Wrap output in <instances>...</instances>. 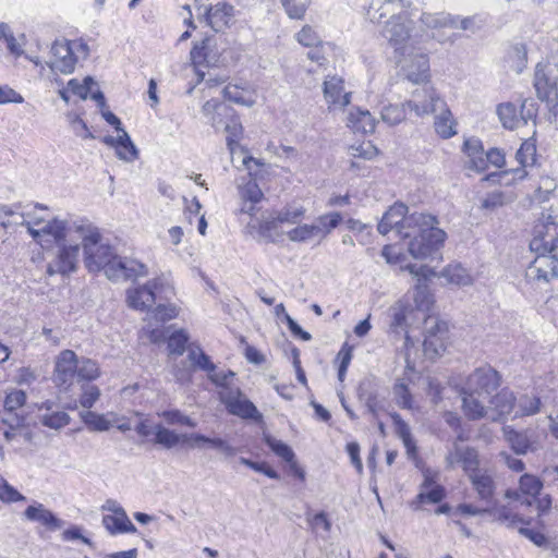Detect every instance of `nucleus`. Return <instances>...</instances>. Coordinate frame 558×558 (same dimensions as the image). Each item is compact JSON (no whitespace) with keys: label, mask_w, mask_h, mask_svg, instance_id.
<instances>
[{"label":"nucleus","mask_w":558,"mask_h":558,"mask_svg":"<svg viewBox=\"0 0 558 558\" xmlns=\"http://www.w3.org/2000/svg\"><path fill=\"white\" fill-rule=\"evenodd\" d=\"M22 218L20 225L25 226L28 233L36 241L49 235L56 242H59L66 235L68 222L53 217L46 206L37 204L33 210L23 213Z\"/></svg>","instance_id":"obj_5"},{"label":"nucleus","mask_w":558,"mask_h":558,"mask_svg":"<svg viewBox=\"0 0 558 558\" xmlns=\"http://www.w3.org/2000/svg\"><path fill=\"white\" fill-rule=\"evenodd\" d=\"M505 437L510 447L517 454H525L527 451H534L535 447L524 433H519L510 428H505Z\"/></svg>","instance_id":"obj_35"},{"label":"nucleus","mask_w":558,"mask_h":558,"mask_svg":"<svg viewBox=\"0 0 558 558\" xmlns=\"http://www.w3.org/2000/svg\"><path fill=\"white\" fill-rule=\"evenodd\" d=\"M505 61L515 73H521L527 63V49L525 44L515 43L511 45L506 53Z\"/></svg>","instance_id":"obj_32"},{"label":"nucleus","mask_w":558,"mask_h":558,"mask_svg":"<svg viewBox=\"0 0 558 558\" xmlns=\"http://www.w3.org/2000/svg\"><path fill=\"white\" fill-rule=\"evenodd\" d=\"M94 84L95 82L90 76H86L82 83L76 78H72L68 83V88L81 99H86Z\"/></svg>","instance_id":"obj_59"},{"label":"nucleus","mask_w":558,"mask_h":558,"mask_svg":"<svg viewBox=\"0 0 558 558\" xmlns=\"http://www.w3.org/2000/svg\"><path fill=\"white\" fill-rule=\"evenodd\" d=\"M457 511L465 515L489 514L495 521L500 522L507 527H514L518 523H524L513 509L505 505L488 504L487 506H475L472 504H461L457 507Z\"/></svg>","instance_id":"obj_13"},{"label":"nucleus","mask_w":558,"mask_h":558,"mask_svg":"<svg viewBox=\"0 0 558 558\" xmlns=\"http://www.w3.org/2000/svg\"><path fill=\"white\" fill-rule=\"evenodd\" d=\"M24 515L29 521L39 522L50 531L62 527L63 522L41 504L28 506Z\"/></svg>","instance_id":"obj_27"},{"label":"nucleus","mask_w":558,"mask_h":558,"mask_svg":"<svg viewBox=\"0 0 558 558\" xmlns=\"http://www.w3.org/2000/svg\"><path fill=\"white\" fill-rule=\"evenodd\" d=\"M44 408H46V412L39 416L44 426L60 429L70 423V416L64 411H51V407L46 403L40 407V410Z\"/></svg>","instance_id":"obj_36"},{"label":"nucleus","mask_w":558,"mask_h":558,"mask_svg":"<svg viewBox=\"0 0 558 558\" xmlns=\"http://www.w3.org/2000/svg\"><path fill=\"white\" fill-rule=\"evenodd\" d=\"M190 57L195 68L198 83L205 78L203 69L226 66L227 64L223 49L217 44L216 38L210 36L196 41L190 52Z\"/></svg>","instance_id":"obj_6"},{"label":"nucleus","mask_w":558,"mask_h":558,"mask_svg":"<svg viewBox=\"0 0 558 558\" xmlns=\"http://www.w3.org/2000/svg\"><path fill=\"white\" fill-rule=\"evenodd\" d=\"M525 280L533 289L547 292L551 282L558 280L556 255L536 254L525 270Z\"/></svg>","instance_id":"obj_10"},{"label":"nucleus","mask_w":558,"mask_h":558,"mask_svg":"<svg viewBox=\"0 0 558 558\" xmlns=\"http://www.w3.org/2000/svg\"><path fill=\"white\" fill-rule=\"evenodd\" d=\"M159 415L161 417H163L168 424H172V425L173 424H180V425H185V426H189V427H195L196 426V422L195 421H193L189 416L184 415L179 410L163 411Z\"/></svg>","instance_id":"obj_63"},{"label":"nucleus","mask_w":558,"mask_h":558,"mask_svg":"<svg viewBox=\"0 0 558 558\" xmlns=\"http://www.w3.org/2000/svg\"><path fill=\"white\" fill-rule=\"evenodd\" d=\"M226 119L227 121L222 130L227 133V146L231 154H233L243 133V128L233 109H231V116Z\"/></svg>","instance_id":"obj_33"},{"label":"nucleus","mask_w":558,"mask_h":558,"mask_svg":"<svg viewBox=\"0 0 558 558\" xmlns=\"http://www.w3.org/2000/svg\"><path fill=\"white\" fill-rule=\"evenodd\" d=\"M74 230L82 240L84 264L89 272L104 270L110 280H135L148 275L145 264L118 256L114 248L104 241L96 226L81 221L74 223Z\"/></svg>","instance_id":"obj_2"},{"label":"nucleus","mask_w":558,"mask_h":558,"mask_svg":"<svg viewBox=\"0 0 558 558\" xmlns=\"http://www.w3.org/2000/svg\"><path fill=\"white\" fill-rule=\"evenodd\" d=\"M281 223L282 222L277 219L276 215L269 219L262 221L259 225L260 235L269 240L270 242H277L279 238L282 235V232L280 231Z\"/></svg>","instance_id":"obj_45"},{"label":"nucleus","mask_w":558,"mask_h":558,"mask_svg":"<svg viewBox=\"0 0 558 558\" xmlns=\"http://www.w3.org/2000/svg\"><path fill=\"white\" fill-rule=\"evenodd\" d=\"M468 478L476 494V504L474 505L487 506L488 504H493L496 490V482L493 473L483 468Z\"/></svg>","instance_id":"obj_20"},{"label":"nucleus","mask_w":558,"mask_h":558,"mask_svg":"<svg viewBox=\"0 0 558 558\" xmlns=\"http://www.w3.org/2000/svg\"><path fill=\"white\" fill-rule=\"evenodd\" d=\"M541 399L534 395H522L515 399V416H531L539 412Z\"/></svg>","instance_id":"obj_39"},{"label":"nucleus","mask_w":558,"mask_h":558,"mask_svg":"<svg viewBox=\"0 0 558 558\" xmlns=\"http://www.w3.org/2000/svg\"><path fill=\"white\" fill-rule=\"evenodd\" d=\"M347 124L353 131L364 134L375 131V119L368 110L351 109L347 118Z\"/></svg>","instance_id":"obj_30"},{"label":"nucleus","mask_w":558,"mask_h":558,"mask_svg":"<svg viewBox=\"0 0 558 558\" xmlns=\"http://www.w3.org/2000/svg\"><path fill=\"white\" fill-rule=\"evenodd\" d=\"M101 522L110 535L136 533L137 531L126 513L105 514Z\"/></svg>","instance_id":"obj_29"},{"label":"nucleus","mask_w":558,"mask_h":558,"mask_svg":"<svg viewBox=\"0 0 558 558\" xmlns=\"http://www.w3.org/2000/svg\"><path fill=\"white\" fill-rule=\"evenodd\" d=\"M189 360L193 366L206 371L208 374L216 369L209 356L206 355L199 348L191 349L189 351Z\"/></svg>","instance_id":"obj_49"},{"label":"nucleus","mask_w":558,"mask_h":558,"mask_svg":"<svg viewBox=\"0 0 558 558\" xmlns=\"http://www.w3.org/2000/svg\"><path fill=\"white\" fill-rule=\"evenodd\" d=\"M233 8L226 3H217L205 10V21L215 31L220 32L227 25L232 16Z\"/></svg>","instance_id":"obj_28"},{"label":"nucleus","mask_w":558,"mask_h":558,"mask_svg":"<svg viewBox=\"0 0 558 558\" xmlns=\"http://www.w3.org/2000/svg\"><path fill=\"white\" fill-rule=\"evenodd\" d=\"M534 87L537 98L546 102L550 109L558 106L557 78L548 75L546 68L541 63L535 68Z\"/></svg>","instance_id":"obj_19"},{"label":"nucleus","mask_w":558,"mask_h":558,"mask_svg":"<svg viewBox=\"0 0 558 558\" xmlns=\"http://www.w3.org/2000/svg\"><path fill=\"white\" fill-rule=\"evenodd\" d=\"M187 340L189 337L183 330L172 333L168 340V349L170 353L181 355L185 350Z\"/></svg>","instance_id":"obj_64"},{"label":"nucleus","mask_w":558,"mask_h":558,"mask_svg":"<svg viewBox=\"0 0 558 558\" xmlns=\"http://www.w3.org/2000/svg\"><path fill=\"white\" fill-rule=\"evenodd\" d=\"M183 439V435L177 434L174 430L166 428L161 424L155 425V444L167 449L175 447Z\"/></svg>","instance_id":"obj_41"},{"label":"nucleus","mask_w":558,"mask_h":558,"mask_svg":"<svg viewBox=\"0 0 558 558\" xmlns=\"http://www.w3.org/2000/svg\"><path fill=\"white\" fill-rule=\"evenodd\" d=\"M349 154L353 158L371 160L377 156L378 149L371 142H363L359 145L350 146Z\"/></svg>","instance_id":"obj_54"},{"label":"nucleus","mask_w":558,"mask_h":558,"mask_svg":"<svg viewBox=\"0 0 558 558\" xmlns=\"http://www.w3.org/2000/svg\"><path fill=\"white\" fill-rule=\"evenodd\" d=\"M80 244L66 243L65 238L56 242V246L48 253L47 270L49 276H69L75 272L80 265Z\"/></svg>","instance_id":"obj_7"},{"label":"nucleus","mask_w":558,"mask_h":558,"mask_svg":"<svg viewBox=\"0 0 558 558\" xmlns=\"http://www.w3.org/2000/svg\"><path fill=\"white\" fill-rule=\"evenodd\" d=\"M80 417L92 432H106L112 426V422L105 414L93 411H82Z\"/></svg>","instance_id":"obj_40"},{"label":"nucleus","mask_w":558,"mask_h":558,"mask_svg":"<svg viewBox=\"0 0 558 558\" xmlns=\"http://www.w3.org/2000/svg\"><path fill=\"white\" fill-rule=\"evenodd\" d=\"M518 162L522 167L533 166L536 160V146L532 140H526L515 154Z\"/></svg>","instance_id":"obj_46"},{"label":"nucleus","mask_w":558,"mask_h":558,"mask_svg":"<svg viewBox=\"0 0 558 558\" xmlns=\"http://www.w3.org/2000/svg\"><path fill=\"white\" fill-rule=\"evenodd\" d=\"M446 463L450 469L461 465L468 477L483 469L480 468L477 451L472 447L457 442L453 444L452 449L446 456Z\"/></svg>","instance_id":"obj_16"},{"label":"nucleus","mask_w":558,"mask_h":558,"mask_svg":"<svg viewBox=\"0 0 558 558\" xmlns=\"http://www.w3.org/2000/svg\"><path fill=\"white\" fill-rule=\"evenodd\" d=\"M102 142L114 148L117 157L123 161L133 162L138 157V150L126 131L118 136L107 135L102 138Z\"/></svg>","instance_id":"obj_26"},{"label":"nucleus","mask_w":558,"mask_h":558,"mask_svg":"<svg viewBox=\"0 0 558 558\" xmlns=\"http://www.w3.org/2000/svg\"><path fill=\"white\" fill-rule=\"evenodd\" d=\"M219 397L229 413L233 415L253 420L262 417L256 407L244 397L238 387H227V389L220 390Z\"/></svg>","instance_id":"obj_14"},{"label":"nucleus","mask_w":558,"mask_h":558,"mask_svg":"<svg viewBox=\"0 0 558 558\" xmlns=\"http://www.w3.org/2000/svg\"><path fill=\"white\" fill-rule=\"evenodd\" d=\"M421 23L428 29H440L445 27L456 28L457 20L449 14L441 13H423L420 17Z\"/></svg>","instance_id":"obj_37"},{"label":"nucleus","mask_w":558,"mask_h":558,"mask_svg":"<svg viewBox=\"0 0 558 558\" xmlns=\"http://www.w3.org/2000/svg\"><path fill=\"white\" fill-rule=\"evenodd\" d=\"M538 106L535 100L526 98L520 106V111L512 102H504L497 107V114L504 128L514 130L521 125H526L532 121L535 125Z\"/></svg>","instance_id":"obj_11"},{"label":"nucleus","mask_w":558,"mask_h":558,"mask_svg":"<svg viewBox=\"0 0 558 558\" xmlns=\"http://www.w3.org/2000/svg\"><path fill=\"white\" fill-rule=\"evenodd\" d=\"M77 368V357L72 350H63L56 359L53 381L57 386L69 387Z\"/></svg>","instance_id":"obj_22"},{"label":"nucleus","mask_w":558,"mask_h":558,"mask_svg":"<svg viewBox=\"0 0 558 558\" xmlns=\"http://www.w3.org/2000/svg\"><path fill=\"white\" fill-rule=\"evenodd\" d=\"M99 375L98 365L92 360L77 361L76 375L81 379L93 380Z\"/></svg>","instance_id":"obj_58"},{"label":"nucleus","mask_w":558,"mask_h":558,"mask_svg":"<svg viewBox=\"0 0 558 558\" xmlns=\"http://www.w3.org/2000/svg\"><path fill=\"white\" fill-rule=\"evenodd\" d=\"M465 151L469 157L468 168L477 172H483L488 168V162L485 160V151L478 140H468L464 143Z\"/></svg>","instance_id":"obj_31"},{"label":"nucleus","mask_w":558,"mask_h":558,"mask_svg":"<svg viewBox=\"0 0 558 558\" xmlns=\"http://www.w3.org/2000/svg\"><path fill=\"white\" fill-rule=\"evenodd\" d=\"M498 373L490 366L476 368L466 379L462 390V408L471 420L483 418V402L499 387Z\"/></svg>","instance_id":"obj_4"},{"label":"nucleus","mask_w":558,"mask_h":558,"mask_svg":"<svg viewBox=\"0 0 558 558\" xmlns=\"http://www.w3.org/2000/svg\"><path fill=\"white\" fill-rule=\"evenodd\" d=\"M396 62L400 68L401 75L415 85L429 83V60L428 56L415 46L412 51L395 56Z\"/></svg>","instance_id":"obj_8"},{"label":"nucleus","mask_w":558,"mask_h":558,"mask_svg":"<svg viewBox=\"0 0 558 558\" xmlns=\"http://www.w3.org/2000/svg\"><path fill=\"white\" fill-rule=\"evenodd\" d=\"M26 402V393L23 390H12L4 399V410L11 416L13 412L22 408Z\"/></svg>","instance_id":"obj_56"},{"label":"nucleus","mask_w":558,"mask_h":558,"mask_svg":"<svg viewBox=\"0 0 558 558\" xmlns=\"http://www.w3.org/2000/svg\"><path fill=\"white\" fill-rule=\"evenodd\" d=\"M264 440L266 445L281 459H283L286 462H292L294 459V452L292 449L284 444L283 441L276 439L275 437L270 435H265Z\"/></svg>","instance_id":"obj_47"},{"label":"nucleus","mask_w":558,"mask_h":558,"mask_svg":"<svg viewBox=\"0 0 558 558\" xmlns=\"http://www.w3.org/2000/svg\"><path fill=\"white\" fill-rule=\"evenodd\" d=\"M377 229L384 235L396 230L400 238L411 239L408 251L416 259H425L437 253L447 238L446 232L438 228L435 216L417 211L409 215L408 207L402 203L393 204L385 213Z\"/></svg>","instance_id":"obj_1"},{"label":"nucleus","mask_w":558,"mask_h":558,"mask_svg":"<svg viewBox=\"0 0 558 558\" xmlns=\"http://www.w3.org/2000/svg\"><path fill=\"white\" fill-rule=\"evenodd\" d=\"M366 19L373 24H383L380 35L393 49V57L412 51L417 40L412 36L413 21L405 11L409 0H367Z\"/></svg>","instance_id":"obj_3"},{"label":"nucleus","mask_w":558,"mask_h":558,"mask_svg":"<svg viewBox=\"0 0 558 558\" xmlns=\"http://www.w3.org/2000/svg\"><path fill=\"white\" fill-rule=\"evenodd\" d=\"M542 488L543 483L537 476L525 473L519 480V488L506 490L505 497L520 506L532 507Z\"/></svg>","instance_id":"obj_15"},{"label":"nucleus","mask_w":558,"mask_h":558,"mask_svg":"<svg viewBox=\"0 0 558 558\" xmlns=\"http://www.w3.org/2000/svg\"><path fill=\"white\" fill-rule=\"evenodd\" d=\"M439 114L435 117V131L442 138H449L456 134L454 123L451 112L446 108V105L438 108Z\"/></svg>","instance_id":"obj_38"},{"label":"nucleus","mask_w":558,"mask_h":558,"mask_svg":"<svg viewBox=\"0 0 558 558\" xmlns=\"http://www.w3.org/2000/svg\"><path fill=\"white\" fill-rule=\"evenodd\" d=\"M342 221L340 213H329L322 215L317 218L316 223H313L317 228V236H326L333 229H336Z\"/></svg>","instance_id":"obj_42"},{"label":"nucleus","mask_w":558,"mask_h":558,"mask_svg":"<svg viewBox=\"0 0 558 558\" xmlns=\"http://www.w3.org/2000/svg\"><path fill=\"white\" fill-rule=\"evenodd\" d=\"M51 70L63 74H71L74 71L76 57L71 50L69 40H56L51 47Z\"/></svg>","instance_id":"obj_23"},{"label":"nucleus","mask_w":558,"mask_h":558,"mask_svg":"<svg viewBox=\"0 0 558 558\" xmlns=\"http://www.w3.org/2000/svg\"><path fill=\"white\" fill-rule=\"evenodd\" d=\"M337 360L339 361L338 379L343 381L352 360V348L344 343L338 352Z\"/></svg>","instance_id":"obj_62"},{"label":"nucleus","mask_w":558,"mask_h":558,"mask_svg":"<svg viewBox=\"0 0 558 558\" xmlns=\"http://www.w3.org/2000/svg\"><path fill=\"white\" fill-rule=\"evenodd\" d=\"M306 521L312 531L318 533L320 530L325 534H329L331 531V522L326 512L320 511L314 515L307 514Z\"/></svg>","instance_id":"obj_53"},{"label":"nucleus","mask_w":558,"mask_h":558,"mask_svg":"<svg viewBox=\"0 0 558 558\" xmlns=\"http://www.w3.org/2000/svg\"><path fill=\"white\" fill-rule=\"evenodd\" d=\"M324 96L328 104L343 108L350 104L351 94L344 90V80L328 75L324 82Z\"/></svg>","instance_id":"obj_25"},{"label":"nucleus","mask_w":558,"mask_h":558,"mask_svg":"<svg viewBox=\"0 0 558 558\" xmlns=\"http://www.w3.org/2000/svg\"><path fill=\"white\" fill-rule=\"evenodd\" d=\"M310 0H282V4L292 19H302L305 14Z\"/></svg>","instance_id":"obj_61"},{"label":"nucleus","mask_w":558,"mask_h":558,"mask_svg":"<svg viewBox=\"0 0 558 558\" xmlns=\"http://www.w3.org/2000/svg\"><path fill=\"white\" fill-rule=\"evenodd\" d=\"M231 109L232 108L219 102L218 100L210 99L203 105L202 111L204 116L208 119L214 114H217L218 117L228 118L231 116Z\"/></svg>","instance_id":"obj_57"},{"label":"nucleus","mask_w":558,"mask_h":558,"mask_svg":"<svg viewBox=\"0 0 558 558\" xmlns=\"http://www.w3.org/2000/svg\"><path fill=\"white\" fill-rule=\"evenodd\" d=\"M411 275L417 278L414 287L413 300L416 307L421 311L429 310L433 300L426 283V279L432 275V270L427 266L416 267L415 265H407L404 267Z\"/></svg>","instance_id":"obj_21"},{"label":"nucleus","mask_w":558,"mask_h":558,"mask_svg":"<svg viewBox=\"0 0 558 558\" xmlns=\"http://www.w3.org/2000/svg\"><path fill=\"white\" fill-rule=\"evenodd\" d=\"M409 312V306L403 304L402 302L396 303L390 307V327L395 330L403 329L405 327L407 315Z\"/></svg>","instance_id":"obj_51"},{"label":"nucleus","mask_w":558,"mask_h":558,"mask_svg":"<svg viewBox=\"0 0 558 558\" xmlns=\"http://www.w3.org/2000/svg\"><path fill=\"white\" fill-rule=\"evenodd\" d=\"M441 276L449 282L459 287L471 286L473 277L466 268L460 264L448 265L441 272Z\"/></svg>","instance_id":"obj_34"},{"label":"nucleus","mask_w":558,"mask_h":558,"mask_svg":"<svg viewBox=\"0 0 558 558\" xmlns=\"http://www.w3.org/2000/svg\"><path fill=\"white\" fill-rule=\"evenodd\" d=\"M317 228L314 225H300L288 231L287 235L292 242H306L317 236Z\"/></svg>","instance_id":"obj_48"},{"label":"nucleus","mask_w":558,"mask_h":558,"mask_svg":"<svg viewBox=\"0 0 558 558\" xmlns=\"http://www.w3.org/2000/svg\"><path fill=\"white\" fill-rule=\"evenodd\" d=\"M391 418L396 426V433L402 439L407 449L411 450L412 448H414L410 426L401 418V416L398 413L391 414Z\"/></svg>","instance_id":"obj_52"},{"label":"nucleus","mask_w":558,"mask_h":558,"mask_svg":"<svg viewBox=\"0 0 558 558\" xmlns=\"http://www.w3.org/2000/svg\"><path fill=\"white\" fill-rule=\"evenodd\" d=\"M558 244V225L555 222L539 223L534 228V236L530 242L532 252L555 255Z\"/></svg>","instance_id":"obj_17"},{"label":"nucleus","mask_w":558,"mask_h":558,"mask_svg":"<svg viewBox=\"0 0 558 558\" xmlns=\"http://www.w3.org/2000/svg\"><path fill=\"white\" fill-rule=\"evenodd\" d=\"M305 213V208L301 205H287L275 215L282 223L295 225L302 220Z\"/></svg>","instance_id":"obj_43"},{"label":"nucleus","mask_w":558,"mask_h":558,"mask_svg":"<svg viewBox=\"0 0 558 558\" xmlns=\"http://www.w3.org/2000/svg\"><path fill=\"white\" fill-rule=\"evenodd\" d=\"M173 294L172 287L162 278H156L142 287L129 289L126 301L130 307L145 311L158 299H169Z\"/></svg>","instance_id":"obj_9"},{"label":"nucleus","mask_w":558,"mask_h":558,"mask_svg":"<svg viewBox=\"0 0 558 558\" xmlns=\"http://www.w3.org/2000/svg\"><path fill=\"white\" fill-rule=\"evenodd\" d=\"M408 107L402 105H388L381 110V120L389 125H396L405 119Z\"/></svg>","instance_id":"obj_44"},{"label":"nucleus","mask_w":558,"mask_h":558,"mask_svg":"<svg viewBox=\"0 0 558 558\" xmlns=\"http://www.w3.org/2000/svg\"><path fill=\"white\" fill-rule=\"evenodd\" d=\"M0 500L3 502H15L25 500V496L11 486L5 478L0 476Z\"/></svg>","instance_id":"obj_60"},{"label":"nucleus","mask_w":558,"mask_h":558,"mask_svg":"<svg viewBox=\"0 0 558 558\" xmlns=\"http://www.w3.org/2000/svg\"><path fill=\"white\" fill-rule=\"evenodd\" d=\"M393 397L396 403L402 409H413V398L408 386L403 381H398L393 386Z\"/></svg>","instance_id":"obj_50"},{"label":"nucleus","mask_w":558,"mask_h":558,"mask_svg":"<svg viewBox=\"0 0 558 558\" xmlns=\"http://www.w3.org/2000/svg\"><path fill=\"white\" fill-rule=\"evenodd\" d=\"M240 197L245 202L259 203L263 198V192L254 180H248L240 187Z\"/></svg>","instance_id":"obj_55"},{"label":"nucleus","mask_w":558,"mask_h":558,"mask_svg":"<svg viewBox=\"0 0 558 558\" xmlns=\"http://www.w3.org/2000/svg\"><path fill=\"white\" fill-rule=\"evenodd\" d=\"M515 407V397L508 389L492 393L486 402H483V417L492 421H498L502 416L508 415Z\"/></svg>","instance_id":"obj_18"},{"label":"nucleus","mask_w":558,"mask_h":558,"mask_svg":"<svg viewBox=\"0 0 558 558\" xmlns=\"http://www.w3.org/2000/svg\"><path fill=\"white\" fill-rule=\"evenodd\" d=\"M448 340V328L444 322H435L434 326L427 328L423 342L424 352L429 357H435L445 352Z\"/></svg>","instance_id":"obj_24"},{"label":"nucleus","mask_w":558,"mask_h":558,"mask_svg":"<svg viewBox=\"0 0 558 558\" xmlns=\"http://www.w3.org/2000/svg\"><path fill=\"white\" fill-rule=\"evenodd\" d=\"M405 105L411 113L416 117H424L438 112V108L445 106V101L437 94L436 89L428 83L420 85L412 93Z\"/></svg>","instance_id":"obj_12"}]
</instances>
